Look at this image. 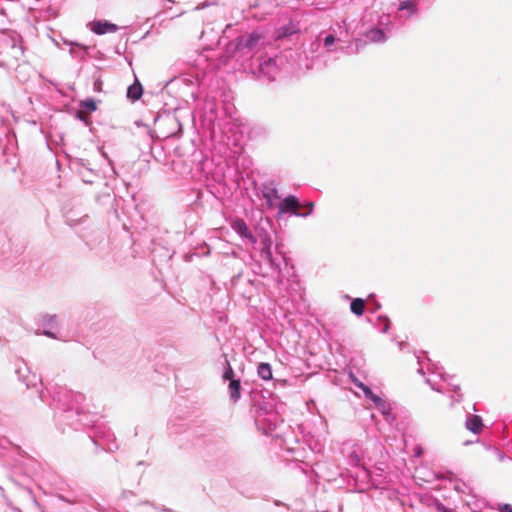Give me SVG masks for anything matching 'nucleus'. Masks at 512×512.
Masks as SVG:
<instances>
[{
    "label": "nucleus",
    "instance_id": "ddd939ff",
    "mask_svg": "<svg viewBox=\"0 0 512 512\" xmlns=\"http://www.w3.org/2000/svg\"><path fill=\"white\" fill-rule=\"evenodd\" d=\"M80 106L85 108L89 113L97 109V104L93 99H86L81 101Z\"/></svg>",
    "mask_w": 512,
    "mask_h": 512
},
{
    "label": "nucleus",
    "instance_id": "39448f33",
    "mask_svg": "<svg viewBox=\"0 0 512 512\" xmlns=\"http://www.w3.org/2000/svg\"><path fill=\"white\" fill-rule=\"evenodd\" d=\"M482 427H483L482 419L477 415L471 416L466 421V428L474 433L480 432Z\"/></svg>",
    "mask_w": 512,
    "mask_h": 512
},
{
    "label": "nucleus",
    "instance_id": "f3484780",
    "mask_svg": "<svg viewBox=\"0 0 512 512\" xmlns=\"http://www.w3.org/2000/svg\"><path fill=\"white\" fill-rule=\"evenodd\" d=\"M334 41H335V38H334V36H333V35H327V36L325 37V39H324V44H325L326 46H329V45H332V44L334 43Z\"/></svg>",
    "mask_w": 512,
    "mask_h": 512
},
{
    "label": "nucleus",
    "instance_id": "7ed1b4c3",
    "mask_svg": "<svg viewBox=\"0 0 512 512\" xmlns=\"http://www.w3.org/2000/svg\"><path fill=\"white\" fill-rule=\"evenodd\" d=\"M233 229L245 238H249L252 242H255L254 237L250 233L246 223L242 219H238L233 222Z\"/></svg>",
    "mask_w": 512,
    "mask_h": 512
},
{
    "label": "nucleus",
    "instance_id": "2eb2a0df",
    "mask_svg": "<svg viewBox=\"0 0 512 512\" xmlns=\"http://www.w3.org/2000/svg\"><path fill=\"white\" fill-rule=\"evenodd\" d=\"M88 116H89V112L84 111V110H79V111H77V113H76V117H77L78 119L82 120V121H85V122L87 121Z\"/></svg>",
    "mask_w": 512,
    "mask_h": 512
},
{
    "label": "nucleus",
    "instance_id": "6ab92c4d",
    "mask_svg": "<svg viewBox=\"0 0 512 512\" xmlns=\"http://www.w3.org/2000/svg\"><path fill=\"white\" fill-rule=\"evenodd\" d=\"M503 512H512V507H510L509 505H506L503 509Z\"/></svg>",
    "mask_w": 512,
    "mask_h": 512
},
{
    "label": "nucleus",
    "instance_id": "f257e3e1",
    "mask_svg": "<svg viewBox=\"0 0 512 512\" xmlns=\"http://www.w3.org/2000/svg\"><path fill=\"white\" fill-rule=\"evenodd\" d=\"M305 207H309L308 211H300L301 204L298 199L293 196H287L279 205V212L281 214L292 213L295 216L306 217L310 215L314 209L313 202H307L304 204Z\"/></svg>",
    "mask_w": 512,
    "mask_h": 512
},
{
    "label": "nucleus",
    "instance_id": "f8f14e48",
    "mask_svg": "<svg viewBox=\"0 0 512 512\" xmlns=\"http://www.w3.org/2000/svg\"><path fill=\"white\" fill-rule=\"evenodd\" d=\"M399 10H410L412 13L416 12V3L411 0L402 1L399 5Z\"/></svg>",
    "mask_w": 512,
    "mask_h": 512
},
{
    "label": "nucleus",
    "instance_id": "a211bd4d",
    "mask_svg": "<svg viewBox=\"0 0 512 512\" xmlns=\"http://www.w3.org/2000/svg\"><path fill=\"white\" fill-rule=\"evenodd\" d=\"M276 194H277V191H276L275 189H273V188H272V189H270L268 192L264 193V197H265V198H267L268 200H270V198H271L272 196L277 197V195H276Z\"/></svg>",
    "mask_w": 512,
    "mask_h": 512
},
{
    "label": "nucleus",
    "instance_id": "f03ea898",
    "mask_svg": "<svg viewBox=\"0 0 512 512\" xmlns=\"http://www.w3.org/2000/svg\"><path fill=\"white\" fill-rule=\"evenodd\" d=\"M91 30L98 35H103L116 32L118 27L108 21H95L91 23Z\"/></svg>",
    "mask_w": 512,
    "mask_h": 512
},
{
    "label": "nucleus",
    "instance_id": "dca6fc26",
    "mask_svg": "<svg viewBox=\"0 0 512 512\" xmlns=\"http://www.w3.org/2000/svg\"><path fill=\"white\" fill-rule=\"evenodd\" d=\"M103 82L101 79H97L94 81V91L102 92Z\"/></svg>",
    "mask_w": 512,
    "mask_h": 512
},
{
    "label": "nucleus",
    "instance_id": "aec40b11",
    "mask_svg": "<svg viewBox=\"0 0 512 512\" xmlns=\"http://www.w3.org/2000/svg\"><path fill=\"white\" fill-rule=\"evenodd\" d=\"M363 391H364V393H365L366 395H368V394H370V393H371V390H370V388H368V387H364V388H363Z\"/></svg>",
    "mask_w": 512,
    "mask_h": 512
},
{
    "label": "nucleus",
    "instance_id": "423d86ee",
    "mask_svg": "<svg viewBox=\"0 0 512 512\" xmlns=\"http://www.w3.org/2000/svg\"><path fill=\"white\" fill-rule=\"evenodd\" d=\"M299 28L294 23L281 27L277 32V38H284L297 33Z\"/></svg>",
    "mask_w": 512,
    "mask_h": 512
},
{
    "label": "nucleus",
    "instance_id": "6e6552de",
    "mask_svg": "<svg viewBox=\"0 0 512 512\" xmlns=\"http://www.w3.org/2000/svg\"><path fill=\"white\" fill-rule=\"evenodd\" d=\"M229 394L230 397L236 401L240 398L241 385L240 380L232 379L229 383Z\"/></svg>",
    "mask_w": 512,
    "mask_h": 512
},
{
    "label": "nucleus",
    "instance_id": "412c9836",
    "mask_svg": "<svg viewBox=\"0 0 512 512\" xmlns=\"http://www.w3.org/2000/svg\"><path fill=\"white\" fill-rule=\"evenodd\" d=\"M309 207H305L304 204H301L300 211H308Z\"/></svg>",
    "mask_w": 512,
    "mask_h": 512
},
{
    "label": "nucleus",
    "instance_id": "4468645a",
    "mask_svg": "<svg viewBox=\"0 0 512 512\" xmlns=\"http://www.w3.org/2000/svg\"><path fill=\"white\" fill-rule=\"evenodd\" d=\"M227 366L228 367H227L226 371L223 374V378L225 380H230L231 381L233 379V376H234V371H233L232 367L230 366L229 362H227Z\"/></svg>",
    "mask_w": 512,
    "mask_h": 512
},
{
    "label": "nucleus",
    "instance_id": "9d476101",
    "mask_svg": "<svg viewBox=\"0 0 512 512\" xmlns=\"http://www.w3.org/2000/svg\"><path fill=\"white\" fill-rule=\"evenodd\" d=\"M367 37L373 42H381L385 40V34L381 29H371L367 33Z\"/></svg>",
    "mask_w": 512,
    "mask_h": 512
},
{
    "label": "nucleus",
    "instance_id": "1a4fd4ad",
    "mask_svg": "<svg viewBox=\"0 0 512 512\" xmlns=\"http://www.w3.org/2000/svg\"><path fill=\"white\" fill-rule=\"evenodd\" d=\"M258 375L263 380H266V381L272 379L271 366L268 363H260L258 366Z\"/></svg>",
    "mask_w": 512,
    "mask_h": 512
},
{
    "label": "nucleus",
    "instance_id": "20e7f679",
    "mask_svg": "<svg viewBox=\"0 0 512 512\" xmlns=\"http://www.w3.org/2000/svg\"><path fill=\"white\" fill-rule=\"evenodd\" d=\"M143 94V88L140 82L136 81L130 85L127 89V97L132 101H136L141 98Z\"/></svg>",
    "mask_w": 512,
    "mask_h": 512
},
{
    "label": "nucleus",
    "instance_id": "9b49d317",
    "mask_svg": "<svg viewBox=\"0 0 512 512\" xmlns=\"http://www.w3.org/2000/svg\"><path fill=\"white\" fill-rule=\"evenodd\" d=\"M262 39V35L259 33H251L247 39L245 40V47L252 49L257 45V43Z\"/></svg>",
    "mask_w": 512,
    "mask_h": 512
},
{
    "label": "nucleus",
    "instance_id": "0eeeda50",
    "mask_svg": "<svg viewBox=\"0 0 512 512\" xmlns=\"http://www.w3.org/2000/svg\"><path fill=\"white\" fill-rule=\"evenodd\" d=\"M351 312L357 316H361L365 310V301L362 298H355L350 305Z\"/></svg>",
    "mask_w": 512,
    "mask_h": 512
}]
</instances>
